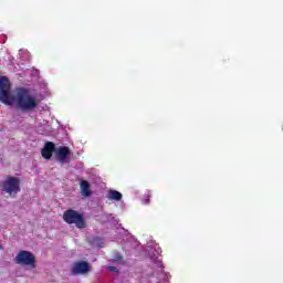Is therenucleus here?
<instances>
[{"instance_id":"nucleus-5","label":"nucleus","mask_w":283,"mask_h":283,"mask_svg":"<svg viewBox=\"0 0 283 283\" xmlns=\"http://www.w3.org/2000/svg\"><path fill=\"white\" fill-rule=\"evenodd\" d=\"M15 263L22 266H31V269H36V258L32 252L21 250L15 256Z\"/></svg>"},{"instance_id":"nucleus-2","label":"nucleus","mask_w":283,"mask_h":283,"mask_svg":"<svg viewBox=\"0 0 283 283\" xmlns=\"http://www.w3.org/2000/svg\"><path fill=\"white\" fill-rule=\"evenodd\" d=\"M62 220H64L66 224H74L76 229H85V227H87V222L85 221L83 213L74 209L65 210L63 212Z\"/></svg>"},{"instance_id":"nucleus-9","label":"nucleus","mask_w":283,"mask_h":283,"mask_svg":"<svg viewBox=\"0 0 283 283\" xmlns=\"http://www.w3.org/2000/svg\"><path fill=\"white\" fill-rule=\"evenodd\" d=\"M80 193L84 198H90L92 196V187L90 186V181L82 180L80 184Z\"/></svg>"},{"instance_id":"nucleus-13","label":"nucleus","mask_w":283,"mask_h":283,"mask_svg":"<svg viewBox=\"0 0 283 283\" xmlns=\"http://www.w3.org/2000/svg\"><path fill=\"white\" fill-rule=\"evenodd\" d=\"M0 249H2L1 245H0Z\"/></svg>"},{"instance_id":"nucleus-8","label":"nucleus","mask_w":283,"mask_h":283,"mask_svg":"<svg viewBox=\"0 0 283 283\" xmlns=\"http://www.w3.org/2000/svg\"><path fill=\"white\" fill-rule=\"evenodd\" d=\"M52 154H56V146L52 142H46L44 147L41 149V156L44 160H50L52 158Z\"/></svg>"},{"instance_id":"nucleus-6","label":"nucleus","mask_w":283,"mask_h":283,"mask_svg":"<svg viewBox=\"0 0 283 283\" xmlns=\"http://www.w3.org/2000/svg\"><path fill=\"white\" fill-rule=\"evenodd\" d=\"M92 271V265L87 261H77L71 268L72 275H85Z\"/></svg>"},{"instance_id":"nucleus-11","label":"nucleus","mask_w":283,"mask_h":283,"mask_svg":"<svg viewBox=\"0 0 283 283\" xmlns=\"http://www.w3.org/2000/svg\"><path fill=\"white\" fill-rule=\"evenodd\" d=\"M114 261H115V262H123V255L116 254V255L114 256Z\"/></svg>"},{"instance_id":"nucleus-12","label":"nucleus","mask_w":283,"mask_h":283,"mask_svg":"<svg viewBox=\"0 0 283 283\" xmlns=\"http://www.w3.org/2000/svg\"><path fill=\"white\" fill-rule=\"evenodd\" d=\"M108 271H111V273H118V268H116V266H108Z\"/></svg>"},{"instance_id":"nucleus-7","label":"nucleus","mask_w":283,"mask_h":283,"mask_svg":"<svg viewBox=\"0 0 283 283\" xmlns=\"http://www.w3.org/2000/svg\"><path fill=\"white\" fill-rule=\"evenodd\" d=\"M71 155L72 150L67 146H60L57 149H55V158L57 163H67Z\"/></svg>"},{"instance_id":"nucleus-10","label":"nucleus","mask_w":283,"mask_h":283,"mask_svg":"<svg viewBox=\"0 0 283 283\" xmlns=\"http://www.w3.org/2000/svg\"><path fill=\"white\" fill-rule=\"evenodd\" d=\"M107 198L108 200H115L116 202H119V200H123V193L118 192V190H109Z\"/></svg>"},{"instance_id":"nucleus-4","label":"nucleus","mask_w":283,"mask_h":283,"mask_svg":"<svg viewBox=\"0 0 283 283\" xmlns=\"http://www.w3.org/2000/svg\"><path fill=\"white\" fill-rule=\"evenodd\" d=\"M10 78L8 76H0V102L4 105H12V96H10Z\"/></svg>"},{"instance_id":"nucleus-3","label":"nucleus","mask_w":283,"mask_h":283,"mask_svg":"<svg viewBox=\"0 0 283 283\" xmlns=\"http://www.w3.org/2000/svg\"><path fill=\"white\" fill-rule=\"evenodd\" d=\"M0 187L4 193L17 198V193L21 191V179H19V177L8 176L6 180L0 184Z\"/></svg>"},{"instance_id":"nucleus-1","label":"nucleus","mask_w":283,"mask_h":283,"mask_svg":"<svg viewBox=\"0 0 283 283\" xmlns=\"http://www.w3.org/2000/svg\"><path fill=\"white\" fill-rule=\"evenodd\" d=\"M12 105L21 112H33L39 107V99L32 95V92L25 87L15 88V94L11 97Z\"/></svg>"}]
</instances>
